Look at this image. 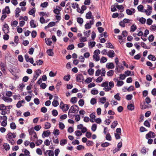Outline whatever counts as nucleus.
<instances>
[{
  "instance_id": "6e6552de",
  "label": "nucleus",
  "mask_w": 156,
  "mask_h": 156,
  "mask_svg": "<svg viewBox=\"0 0 156 156\" xmlns=\"http://www.w3.org/2000/svg\"><path fill=\"white\" fill-rule=\"evenodd\" d=\"M115 54L114 51L113 50H110L108 52V55L109 57L112 58L114 57Z\"/></svg>"
},
{
  "instance_id": "13d9d810",
  "label": "nucleus",
  "mask_w": 156,
  "mask_h": 156,
  "mask_svg": "<svg viewBox=\"0 0 156 156\" xmlns=\"http://www.w3.org/2000/svg\"><path fill=\"white\" fill-rule=\"evenodd\" d=\"M18 22L16 21L15 20L11 23V26L12 27H16L17 26L18 24Z\"/></svg>"
},
{
  "instance_id": "4c0bfd02",
  "label": "nucleus",
  "mask_w": 156,
  "mask_h": 156,
  "mask_svg": "<svg viewBox=\"0 0 156 156\" xmlns=\"http://www.w3.org/2000/svg\"><path fill=\"white\" fill-rule=\"evenodd\" d=\"M47 151L48 152V154L49 156H54V153L53 151L52 150H47Z\"/></svg>"
},
{
  "instance_id": "bf43d9fd",
  "label": "nucleus",
  "mask_w": 156,
  "mask_h": 156,
  "mask_svg": "<svg viewBox=\"0 0 156 156\" xmlns=\"http://www.w3.org/2000/svg\"><path fill=\"white\" fill-rule=\"evenodd\" d=\"M106 139L107 140H112V137L109 133H108L106 135Z\"/></svg>"
},
{
  "instance_id": "bb28decb",
  "label": "nucleus",
  "mask_w": 156,
  "mask_h": 156,
  "mask_svg": "<svg viewBox=\"0 0 156 156\" xmlns=\"http://www.w3.org/2000/svg\"><path fill=\"white\" fill-rule=\"evenodd\" d=\"M118 122L117 121H114L111 125V127L112 128H115L117 125Z\"/></svg>"
},
{
  "instance_id": "f03ea898",
  "label": "nucleus",
  "mask_w": 156,
  "mask_h": 156,
  "mask_svg": "<svg viewBox=\"0 0 156 156\" xmlns=\"http://www.w3.org/2000/svg\"><path fill=\"white\" fill-rule=\"evenodd\" d=\"M16 137V135L15 133L9 132L7 135L6 138L8 141H9L10 140L15 138Z\"/></svg>"
},
{
  "instance_id": "5701e85b",
  "label": "nucleus",
  "mask_w": 156,
  "mask_h": 156,
  "mask_svg": "<svg viewBox=\"0 0 156 156\" xmlns=\"http://www.w3.org/2000/svg\"><path fill=\"white\" fill-rule=\"evenodd\" d=\"M36 9L35 7L29 11L28 13L30 15H32L34 14L35 13Z\"/></svg>"
},
{
  "instance_id": "a878e982",
  "label": "nucleus",
  "mask_w": 156,
  "mask_h": 156,
  "mask_svg": "<svg viewBox=\"0 0 156 156\" xmlns=\"http://www.w3.org/2000/svg\"><path fill=\"white\" fill-rule=\"evenodd\" d=\"M70 101L73 104L76 103L77 101L76 97H74L72 98L70 100Z\"/></svg>"
},
{
  "instance_id": "9b49d317",
  "label": "nucleus",
  "mask_w": 156,
  "mask_h": 156,
  "mask_svg": "<svg viewBox=\"0 0 156 156\" xmlns=\"http://www.w3.org/2000/svg\"><path fill=\"white\" fill-rule=\"evenodd\" d=\"M28 132L30 135H33L35 134H36V133L34 131V129L33 127H32L28 130Z\"/></svg>"
},
{
  "instance_id": "f704fd0d",
  "label": "nucleus",
  "mask_w": 156,
  "mask_h": 156,
  "mask_svg": "<svg viewBox=\"0 0 156 156\" xmlns=\"http://www.w3.org/2000/svg\"><path fill=\"white\" fill-rule=\"evenodd\" d=\"M94 144V142L90 140H88L87 141L86 145L88 146H93Z\"/></svg>"
},
{
  "instance_id": "ddd939ff",
  "label": "nucleus",
  "mask_w": 156,
  "mask_h": 156,
  "mask_svg": "<svg viewBox=\"0 0 156 156\" xmlns=\"http://www.w3.org/2000/svg\"><path fill=\"white\" fill-rule=\"evenodd\" d=\"M148 58L153 61H155L156 60V58L154 55H150L148 56Z\"/></svg>"
},
{
  "instance_id": "2f4dec72",
  "label": "nucleus",
  "mask_w": 156,
  "mask_h": 156,
  "mask_svg": "<svg viewBox=\"0 0 156 156\" xmlns=\"http://www.w3.org/2000/svg\"><path fill=\"white\" fill-rule=\"evenodd\" d=\"M139 20L140 21V22L142 24H144L146 22L145 19L143 17H141L140 18Z\"/></svg>"
},
{
  "instance_id": "37998d69",
  "label": "nucleus",
  "mask_w": 156,
  "mask_h": 156,
  "mask_svg": "<svg viewBox=\"0 0 156 156\" xmlns=\"http://www.w3.org/2000/svg\"><path fill=\"white\" fill-rule=\"evenodd\" d=\"M87 38L85 37H81L80 38V42H84L87 41Z\"/></svg>"
},
{
  "instance_id": "4be33fe9",
  "label": "nucleus",
  "mask_w": 156,
  "mask_h": 156,
  "mask_svg": "<svg viewBox=\"0 0 156 156\" xmlns=\"http://www.w3.org/2000/svg\"><path fill=\"white\" fill-rule=\"evenodd\" d=\"M51 126L50 123L48 122H46L45 124L44 128L45 129H48L50 128Z\"/></svg>"
},
{
  "instance_id": "3c124183",
  "label": "nucleus",
  "mask_w": 156,
  "mask_h": 156,
  "mask_svg": "<svg viewBox=\"0 0 156 156\" xmlns=\"http://www.w3.org/2000/svg\"><path fill=\"white\" fill-rule=\"evenodd\" d=\"M146 103L145 102H144V105H143L142 106V107H141V109H145V108H149V107H151V105H150V106H148L147 105H146Z\"/></svg>"
},
{
  "instance_id": "9d476101",
  "label": "nucleus",
  "mask_w": 156,
  "mask_h": 156,
  "mask_svg": "<svg viewBox=\"0 0 156 156\" xmlns=\"http://www.w3.org/2000/svg\"><path fill=\"white\" fill-rule=\"evenodd\" d=\"M50 133H51L49 130L44 131L43 133L42 136L43 137H44L43 136H44L45 137H48L49 136Z\"/></svg>"
},
{
  "instance_id": "a18cd8bd",
  "label": "nucleus",
  "mask_w": 156,
  "mask_h": 156,
  "mask_svg": "<svg viewBox=\"0 0 156 156\" xmlns=\"http://www.w3.org/2000/svg\"><path fill=\"white\" fill-rule=\"evenodd\" d=\"M78 103H79V105L80 106L82 107L83 105L84 104V100L83 99H80L79 101L78 102Z\"/></svg>"
},
{
  "instance_id": "4468645a",
  "label": "nucleus",
  "mask_w": 156,
  "mask_h": 156,
  "mask_svg": "<svg viewBox=\"0 0 156 156\" xmlns=\"http://www.w3.org/2000/svg\"><path fill=\"white\" fill-rule=\"evenodd\" d=\"M4 148L6 151H9L10 148L9 145L7 143H4L3 145Z\"/></svg>"
},
{
  "instance_id": "aec40b11",
  "label": "nucleus",
  "mask_w": 156,
  "mask_h": 156,
  "mask_svg": "<svg viewBox=\"0 0 156 156\" xmlns=\"http://www.w3.org/2000/svg\"><path fill=\"white\" fill-rule=\"evenodd\" d=\"M37 139L38 137L37 134H35L33 135V137H31L30 140L31 141L33 142L35 141Z\"/></svg>"
},
{
  "instance_id": "69168bd1",
  "label": "nucleus",
  "mask_w": 156,
  "mask_h": 156,
  "mask_svg": "<svg viewBox=\"0 0 156 156\" xmlns=\"http://www.w3.org/2000/svg\"><path fill=\"white\" fill-rule=\"evenodd\" d=\"M34 102L35 104L38 105L40 103V101L39 99L37 98H35L34 99Z\"/></svg>"
},
{
  "instance_id": "49530a36",
  "label": "nucleus",
  "mask_w": 156,
  "mask_h": 156,
  "mask_svg": "<svg viewBox=\"0 0 156 156\" xmlns=\"http://www.w3.org/2000/svg\"><path fill=\"white\" fill-rule=\"evenodd\" d=\"M53 133L55 135L57 136L59 134V130L58 129H54Z\"/></svg>"
},
{
  "instance_id": "6ab92c4d",
  "label": "nucleus",
  "mask_w": 156,
  "mask_h": 156,
  "mask_svg": "<svg viewBox=\"0 0 156 156\" xmlns=\"http://www.w3.org/2000/svg\"><path fill=\"white\" fill-rule=\"evenodd\" d=\"M77 21L78 23H80V25H81L83 22V20L82 18L78 17L77 18Z\"/></svg>"
},
{
  "instance_id": "79ce46f5",
  "label": "nucleus",
  "mask_w": 156,
  "mask_h": 156,
  "mask_svg": "<svg viewBox=\"0 0 156 156\" xmlns=\"http://www.w3.org/2000/svg\"><path fill=\"white\" fill-rule=\"evenodd\" d=\"M59 128L61 129H63L65 128V125L63 123L61 122H59L58 124Z\"/></svg>"
},
{
  "instance_id": "20e7f679",
  "label": "nucleus",
  "mask_w": 156,
  "mask_h": 156,
  "mask_svg": "<svg viewBox=\"0 0 156 156\" xmlns=\"http://www.w3.org/2000/svg\"><path fill=\"white\" fill-rule=\"evenodd\" d=\"M76 81L81 82L83 80V76L82 74H79L76 77Z\"/></svg>"
},
{
  "instance_id": "ea45409f",
  "label": "nucleus",
  "mask_w": 156,
  "mask_h": 156,
  "mask_svg": "<svg viewBox=\"0 0 156 156\" xmlns=\"http://www.w3.org/2000/svg\"><path fill=\"white\" fill-rule=\"evenodd\" d=\"M55 23L54 22H51L49 23L48 25V27L49 28L50 27H53L55 26Z\"/></svg>"
},
{
  "instance_id": "7ed1b4c3",
  "label": "nucleus",
  "mask_w": 156,
  "mask_h": 156,
  "mask_svg": "<svg viewBox=\"0 0 156 156\" xmlns=\"http://www.w3.org/2000/svg\"><path fill=\"white\" fill-rule=\"evenodd\" d=\"M94 20H91L89 23H87L85 25V29L87 30L91 28V25L94 24Z\"/></svg>"
},
{
  "instance_id": "a19ab883",
  "label": "nucleus",
  "mask_w": 156,
  "mask_h": 156,
  "mask_svg": "<svg viewBox=\"0 0 156 156\" xmlns=\"http://www.w3.org/2000/svg\"><path fill=\"white\" fill-rule=\"evenodd\" d=\"M144 124L145 126L147 127H150V124L147 120H146L144 122Z\"/></svg>"
},
{
  "instance_id": "c756f323",
  "label": "nucleus",
  "mask_w": 156,
  "mask_h": 156,
  "mask_svg": "<svg viewBox=\"0 0 156 156\" xmlns=\"http://www.w3.org/2000/svg\"><path fill=\"white\" fill-rule=\"evenodd\" d=\"M107 59L105 57H102L100 60V62L101 63H104L107 61Z\"/></svg>"
},
{
  "instance_id": "c85d7f7f",
  "label": "nucleus",
  "mask_w": 156,
  "mask_h": 156,
  "mask_svg": "<svg viewBox=\"0 0 156 156\" xmlns=\"http://www.w3.org/2000/svg\"><path fill=\"white\" fill-rule=\"evenodd\" d=\"M106 47L108 48H114V47L113 45H112V43L110 42L107 43L106 44Z\"/></svg>"
},
{
  "instance_id": "c03bdc74",
  "label": "nucleus",
  "mask_w": 156,
  "mask_h": 156,
  "mask_svg": "<svg viewBox=\"0 0 156 156\" xmlns=\"http://www.w3.org/2000/svg\"><path fill=\"white\" fill-rule=\"evenodd\" d=\"M151 133L152 131H150L146 135V138L147 139H148V138H151Z\"/></svg>"
},
{
  "instance_id": "f257e3e1",
  "label": "nucleus",
  "mask_w": 156,
  "mask_h": 156,
  "mask_svg": "<svg viewBox=\"0 0 156 156\" xmlns=\"http://www.w3.org/2000/svg\"><path fill=\"white\" fill-rule=\"evenodd\" d=\"M79 109V108L78 106L76 105H74L73 106H72L69 110V111L68 113V115L69 116V112L71 113H76V112H77L78 111Z\"/></svg>"
},
{
  "instance_id": "4d7b16f0",
  "label": "nucleus",
  "mask_w": 156,
  "mask_h": 156,
  "mask_svg": "<svg viewBox=\"0 0 156 156\" xmlns=\"http://www.w3.org/2000/svg\"><path fill=\"white\" fill-rule=\"evenodd\" d=\"M92 81V78L90 77H88L85 80V82L87 83H89Z\"/></svg>"
},
{
  "instance_id": "864d4df0",
  "label": "nucleus",
  "mask_w": 156,
  "mask_h": 156,
  "mask_svg": "<svg viewBox=\"0 0 156 156\" xmlns=\"http://www.w3.org/2000/svg\"><path fill=\"white\" fill-rule=\"evenodd\" d=\"M124 84V82L122 81H118L117 83V86L118 87H120Z\"/></svg>"
},
{
  "instance_id": "cd10ccee",
  "label": "nucleus",
  "mask_w": 156,
  "mask_h": 156,
  "mask_svg": "<svg viewBox=\"0 0 156 156\" xmlns=\"http://www.w3.org/2000/svg\"><path fill=\"white\" fill-rule=\"evenodd\" d=\"M133 73L131 75V72L130 71L127 70L125 71V74L127 76H129L130 75L131 76H132V75H133L134 72H132Z\"/></svg>"
},
{
  "instance_id": "393cba45",
  "label": "nucleus",
  "mask_w": 156,
  "mask_h": 156,
  "mask_svg": "<svg viewBox=\"0 0 156 156\" xmlns=\"http://www.w3.org/2000/svg\"><path fill=\"white\" fill-rule=\"evenodd\" d=\"M114 71L112 70H111L107 72V75L108 76H112L114 74Z\"/></svg>"
},
{
  "instance_id": "423d86ee",
  "label": "nucleus",
  "mask_w": 156,
  "mask_h": 156,
  "mask_svg": "<svg viewBox=\"0 0 156 156\" xmlns=\"http://www.w3.org/2000/svg\"><path fill=\"white\" fill-rule=\"evenodd\" d=\"M10 13V11L9 7L8 6H6L5 9H3L2 11V14H4L5 13H7V14H9Z\"/></svg>"
},
{
  "instance_id": "6e6d98bb",
  "label": "nucleus",
  "mask_w": 156,
  "mask_h": 156,
  "mask_svg": "<svg viewBox=\"0 0 156 156\" xmlns=\"http://www.w3.org/2000/svg\"><path fill=\"white\" fill-rule=\"evenodd\" d=\"M52 115L53 116H56L58 115V112L55 109H54L52 111Z\"/></svg>"
},
{
  "instance_id": "7c9ffc66",
  "label": "nucleus",
  "mask_w": 156,
  "mask_h": 156,
  "mask_svg": "<svg viewBox=\"0 0 156 156\" xmlns=\"http://www.w3.org/2000/svg\"><path fill=\"white\" fill-rule=\"evenodd\" d=\"M6 106L4 104H1L0 105V110H6Z\"/></svg>"
},
{
  "instance_id": "412c9836",
  "label": "nucleus",
  "mask_w": 156,
  "mask_h": 156,
  "mask_svg": "<svg viewBox=\"0 0 156 156\" xmlns=\"http://www.w3.org/2000/svg\"><path fill=\"white\" fill-rule=\"evenodd\" d=\"M67 143V141L66 139H63L60 142V144L61 146H63Z\"/></svg>"
},
{
  "instance_id": "5fc2aeb1",
  "label": "nucleus",
  "mask_w": 156,
  "mask_h": 156,
  "mask_svg": "<svg viewBox=\"0 0 156 156\" xmlns=\"http://www.w3.org/2000/svg\"><path fill=\"white\" fill-rule=\"evenodd\" d=\"M84 35L88 37L90 34V30L86 31L84 32Z\"/></svg>"
},
{
  "instance_id": "de8ad7c7",
  "label": "nucleus",
  "mask_w": 156,
  "mask_h": 156,
  "mask_svg": "<svg viewBox=\"0 0 156 156\" xmlns=\"http://www.w3.org/2000/svg\"><path fill=\"white\" fill-rule=\"evenodd\" d=\"M88 72L90 75H91L93 74L94 72V70L90 68L88 69Z\"/></svg>"
},
{
  "instance_id": "09e8293b",
  "label": "nucleus",
  "mask_w": 156,
  "mask_h": 156,
  "mask_svg": "<svg viewBox=\"0 0 156 156\" xmlns=\"http://www.w3.org/2000/svg\"><path fill=\"white\" fill-rule=\"evenodd\" d=\"M97 128V125L95 124H94L92 125V126L91 127V129L93 131H95Z\"/></svg>"
},
{
  "instance_id": "72a5a7b5",
  "label": "nucleus",
  "mask_w": 156,
  "mask_h": 156,
  "mask_svg": "<svg viewBox=\"0 0 156 156\" xmlns=\"http://www.w3.org/2000/svg\"><path fill=\"white\" fill-rule=\"evenodd\" d=\"M70 78V75H68L67 76H64L63 79L65 81H68Z\"/></svg>"
},
{
  "instance_id": "774afa93",
  "label": "nucleus",
  "mask_w": 156,
  "mask_h": 156,
  "mask_svg": "<svg viewBox=\"0 0 156 156\" xmlns=\"http://www.w3.org/2000/svg\"><path fill=\"white\" fill-rule=\"evenodd\" d=\"M132 95L130 94L126 96V99L128 100H130L132 99Z\"/></svg>"
},
{
  "instance_id": "39448f33",
  "label": "nucleus",
  "mask_w": 156,
  "mask_h": 156,
  "mask_svg": "<svg viewBox=\"0 0 156 156\" xmlns=\"http://www.w3.org/2000/svg\"><path fill=\"white\" fill-rule=\"evenodd\" d=\"M86 18L87 19H91V20H94V17L92 16V13L90 11H89L86 13Z\"/></svg>"
},
{
  "instance_id": "0eeeda50",
  "label": "nucleus",
  "mask_w": 156,
  "mask_h": 156,
  "mask_svg": "<svg viewBox=\"0 0 156 156\" xmlns=\"http://www.w3.org/2000/svg\"><path fill=\"white\" fill-rule=\"evenodd\" d=\"M106 67L108 69H113L115 67V65L113 63H108L106 65Z\"/></svg>"
},
{
  "instance_id": "b1692460",
  "label": "nucleus",
  "mask_w": 156,
  "mask_h": 156,
  "mask_svg": "<svg viewBox=\"0 0 156 156\" xmlns=\"http://www.w3.org/2000/svg\"><path fill=\"white\" fill-rule=\"evenodd\" d=\"M93 58L95 61H98L100 60V57L99 56L94 54L93 56Z\"/></svg>"
},
{
  "instance_id": "c9c22d12",
  "label": "nucleus",
  "mask_w": 156,
  "mask_h": 156,
  "mask_svg": "<svg viewBox=\"0 0 156 156\" xmlns=\"http://www.w3.org/2000/svg\"><path fill=\"white\" fill-rule=\"evenodd\" d=\"M10 128L11 129H14L16 128V126L14 122H12L10 124Z\"/></svg>"
},
{
  "instance_id": "603ef678",
  "label": "nucleus",
  "mask_w": 156,
  "mask_h": 156,
  "mask_svg": "<svg viewBox=\"0 0 156 156\" xmlns=\"http://www.w3.org/2000/svg\"><path fill=\"white\" fill-rule=\"evenodd\" d=\"M76 135L77 136H80L82 135V133L80 130H77L75 132Z\"/></svg>"
},
{
  "instance_id": "58836bf2",
  "label": "nucleus",
  "mask_w": 156,
  "mask_h": 156,
  "mask_svg": "<svg viewBox=\"0 0 156 156\" xmlns=\"http://www.w3.org/2000/svg\"><path fill=\"white\" fill-rule=\"evenodd\" d=\"M144 8V7L142 5H140L137 7V9L139 11L141 12H144L143 10Z\"/></svg>"
},
{
  "instance_id": "1a4fd4ad",
  "label": "nucleus",
  "mask_w": 156,
  "mask_h": 156,
  "mask_svg": "<svg viewBox=\"0 0 156 156\" xmlns=\"http://www.w3.org/2000/svg\"><path fill=\"white\" fill-rule=\"evenodd\" d=\"M2 99L5 102H11L12 101V99L10 98L5 97L3 96L2 98Z\"/></svg>"
},
{
  "instance_id": "f8f14e48",
  "label": "nucleus",
  "mask_w": 156,
  "mask_h": 156,
  "mask_svg": "<svg viewBox=\"0 0 156 156\" xmlns=\"http://www.w3.org/2000/svg\"><path fill=\"white\" fill-rule=\"evenodd\" d=\"M52 105L54 107H56L59 105V103L57 100L54 99L52 103Z\"/></svg>"
},
{
  "instance_id": "a211bd4d",
  "label": "nucleus",
  "mask_w": 156,
  "mask_h": 156,
  "mask_svg": "<svg viewBox=\"0 0 156 156\" xmlns=\"http://www.w3.org/2000/svg\"><path fill=\"white\" fill-rule=\"evenodd\" d=\"M34 21L33 20H32L30 21V24L31 27L35 28L37 26L36 24H35Z\"/></svg>"
},
{
  "instance_id": "0e129e2a",
  "label": "nucleus",
  "mask_w": 156,
  "mask_h": 156,
  "mask_svg": "<svg viewBox=\"0 0 156 156\" xmlns=\"http://www.w3.org/2000/svg\"><path fill=\"white\" fill-rule=\"evenodd\" d=\"M96 103V99L94 98H92L90 100V103L92 105H94Z\"/></svg>"
},
{
  "instance_id": "e433bc0d",
  "label": "nucleus",
  "mask_w": 156,
  "mask_h": 156,
  "mask_svg": "<svg viewBox=\"0 0 156 156\" xmlns=\"http://www.w3.org/2000/svg\"><path fill=\"white\" fill-rule=\"evenodd\" d=\"M45 42L46 43V44L48 45H51V44L52 43V42L50 39H48L47 40H46V38L45 39Z\"/></svg>"
},
{
  "instance_id": "2eb2a0df",
  "label": "nucleus",
  "mask_w": 156,
  "mask_h": 156,
  "mask_svg": "<svg viewBox=\"0 0 156 156\" xmlns=\"http://www.w3.org/2000/svg\"><path fill=\"white\" fill-rule=\"evenodd\" d=\"M47 53L48 55L50 56H53L54 54L53 50L52 49H50L47 50Z\"/></svg>"
},
{
  "instance_id": "680f3d73",
  "label": "nucleus",
  "mask_w": 156,
  "mask_h": 156,
  "mask_svg": "<svg viewBox=\"0 0 156 156\" xmlns=\"http://www.w3.org/2000/svg\"><path fill=\"white\" fill-rule=\"evenodd\" d=\"M109 145V143L108 142H105L102 144L101 145L102 147H108Z\"/></svg>"
},
{
  "instance_id": "dca6fc26",
  "label": "nucleus",
  "mask_w": 156,
  "mask_h": 156,
  "mask_svg": "<svg viewBox=\"0 0 156 156\" xmlns=\"http://www.w3.org/2000/svg\"><path fill=\"white\" fill-rule=\"evenodd\" d=\"M137 29V27L136 25L133 24L131 27L130 28V32H133L134 31Z\"/></svg>"
},
{
  "instance_id": "e2e57ef3",
  "label": "nucleus",
  "mask_w": 156,
  "mask_h": 156,
  "mask_svg": "<svg viewBox=\"0 0 156 156\" xmlns=\"http://www.w3.org/2000/svg\"><path fill=\"white\" fill-rule=\"evenodd\" d=\"M108 85V81H105L101 84V86L102 87H106Z\"/></svg>"
},
{
  "instance_id": "338daca9",
  "label": "nucleus",
  "mask_w": 156,
  "mask_h": 156,
  "mask_svg": "<svg viewBox=\"0 0 156 156\" xmlns=\"http://www.w3.org/2000/svg\"><path fill=\"white\" fill-rule=\"evenodd\" d=\"M91 133L90 132H87L86 134V136L88 138H90L91 136Z\"/></svg>"
},
{
  "instance_id": "052dcab7",
  "label": "nucleus",
  "mask_w": 156,
  "mask_h": 156,
  "mask_svg": "<svg viewBox=\"0 0 156 156\" xmlns=\"http://www.w3.org/2000/svg\"><path fill=\"white\" fill-rule=\"evenodd\" d=\"M37 34V33L36 31L33 30L32 32L31 35L32 37L35 38L36 37Z\"/></svg>"
},
{
  "instance_id": "8fccbe9b",
  "label": "nucleus",
  "mask_w": 156,
  "mask_h": 156,
  "mask_svg": "<svg viewBox=\"0 0 156 156\" xmlns=\"http://www.w3.org/2000/svg\"><path fill=\"white\" fill-rule=\"evenodd\" d=\"M119 94L117 93L116 95L114 96V98L118 101L120 100L121 97L119 96Z\"/></svg>"
},
{
  "instance_id": "473e14b6",
  "label": "nucleus",
  "mask_w": 156,
  "mask_h": 156,
  "mask_svg": "<svg viewBox=\"0 0 156 156\" xmlns=\"http://www.w3.org/2000/svg\"><path fill=\"white\" fill-rule=\"evenodd\" d=\"M48 5V3L47 2H45L44 3H42L41 5V6L43 7V8H45L47 7Z\"/></svg>"
},
{
  "instance_id": "f3484780",
  "label": "nucleus",
  "mask_w": 156,
  "mask_h": 156,
  "mask_svg": "<svg viewBox=\"0 0 156 156\" xmlns=\"http://www.w3.org/2000/svg\"><path fill=\"white\" fill-rule=\"evenodd\" d=\"M127 108L128 110L131 111L133 110L134 108V106L132 104L128 105Z\"/></svg>"
}]
</instances>
